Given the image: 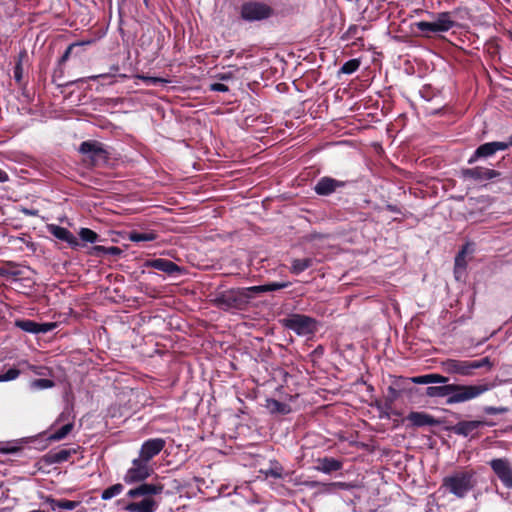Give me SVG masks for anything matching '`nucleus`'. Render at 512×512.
I'll return each mask as SVG.
<instances>
[{"instance_id": "f257e3e1", "label": "nucleus", "mask_w": 512, "mask_h": 512, "mask_svg": "<svg viewBox=\"0 0 512 512\" xmlns=\"http://www.w3.org/2000/svg\"><path fill=\"white\" fill-rule=\"evenodd\" d=\"M493 383L479 384H446L440 386H428L424 394L431 398H446L447 405L464 403L476 399L491 390Z\"/></svg>"}, {"instance_id": "f03ea898", "label": "nucleus", "mask_w": 512, "mask_h": 512, "mask_svg": "<svg viewBox=\"0 0 512 512\" xmlns=\"http://www.w3.org/2000/svg\"><path fill=\"white\" fill-rule=\"evenodd\" d=\"M164 485L160 482L141 483L131 488L126 496L133 501L124 505L126 512H155L160 501L157 497L163 493Z\"/></svg>"}, {"instance_id": "7ed1b4c3", "label": "nucleus", "mask_w": 512, "mask_h": 512, "mask_svg": "<svg viewBox=\"0 0 512 512\" xmlns=\"http://www.w3.org/2000/svg\"><path fill=\"white\" fill-rule=\"evenodd\" d=\"M477 474L473 469H461L454 471L443 478L441 488L445 492L459 498H465L477 486Z\"/></svg>"}, {"instance_id": "20e7f679", "label": "nucleus", "mask_w": 512, "mask_h": 512, "mask_svg": "<svg viewBox=\"0 0 512 512\" xmlns=\"http://www.w3.org/2000/svg\"><path fill=\"white\" fill-rule=\"evenodd\" d=\"M441 367L443 371L448 374L470 377L475 374L474 371L476 369L486 368L487 371H490L494 367V363L489 357H484L479 360H459L449 358L441 362Z\"/></svg>"}, {"instance_id": "39448f33", "label": "nucleus", "mask_w": 512, "mask_h": 512, "mask_svg": "<svg viewBox=\"0 0 512 512\" xmlns=\"http://www.w3.org/2000/svg\"><path fill=\"white\" fill-rule=\"evenodd\" d=\"M212 302L214 306L223 311H244L249 306L247 297L245 296L242 287L230 288L221 292H217Z\"/></svg>"}, {"instance_id": "423d86ee", "label": "nucleus", "mask_w": 512, "mask_h": 512, "mask_svg": "<svg viewBox=\"0 0 512 512\" xmlns=\"http://www.w3.org/2000/svg\"><path fill=\"white\" fill-rule=\"evenodd\" d=\"M78 151L84 156L83 160L89 166H101L109 160V153L103 143L96 140L83 141Z\"/></svg>"}, {"instance_id": "0eeeda50", "label": "nucleus", "mask_w": 512, "mask_h": 512, "mask_svg": "<svg viewBox=\"0 0 512 512\" xmlns=\"http://www.w3.org/2000/svg\"><path fill=\"white\" fill-rule=\"evenodd\" d=\"M275 11L273 7L261 1H246L240 7V17L246 22H258L271 18Z\"/></svg>"}, {"instance_id": "6e6552de", "label": "nucleus", "mask_w": 512, "mask_h": 512, "mask_svg": "<svg viewBox=\"0 0 512 512\" xmlns=\"http://www.w3.org/2000/svg\"><path fill=\"white\" fill-rule=\"evenodd\" d=\"M281 323L285 328L294 331L297 335L305 336L315 333L317 321L304 314H291L287 318L282 319Z\"/></svg>"}, {"instance_id": "1a4fd4ad", "label": "nucleus", "mask_w": 512, "mask_h": 512, "mask_svg": "<svg viewBox=\"0 0 512 512\" xmlns=\"http://www.w3.org/2000/svg\"><path fill=\"white\" fill-rule=\"evenodd\" d=\"M153 472L154 468L151 463L144 461L138 456L132 460L131 467L126 471L123 479L126 484H141L145 483L144 481L150 477Z\"/></svg>"}, {"instance_id": "9d476101", "label": "nucleus", "mask_w": 512, "mask_h": 512, "mask_svg": "<svg viewBox=\"0 0 512 512\" xmlns=\"http://www.w3.org/2000/svg\"><path fill=\"white\" fill-rule=\"evenodd\" d=\"M495 424V422L486 419L462 420L452 426L451 431L458 436L476 439L481 436V432L479 431L481 428L485 426L492 427Z\"/></svg>"}, {"instance_id": "9b49d317", "label": "nucleus", "mask_w": 512, "mask_h": 512, "mask_svg": "<svg viewBox=\"0 0 512 512\" xmlns=\"http://www.w3.org/2000/svg\"><path fill=\"white\" fill-rule=\"evenodd\" d=\"M494 474L508 489L512 488V464L507 458H494L488 462Z\"/></svg>"}, {"instance_id": "f8f14e48", "label": "nucleus", "mask_w": 512, "mask_h": 512, "mask_svg": "<svg viewBox=\"0 0 512 512\" xmlns=\"http://www.w3.org/2000/svg\"><path fill=\"white\" fill-rule=\"evenodd\" d=\"M348 183L349 181L338 180L331 176H323L316 182L313 190L318 196L327 197L341 191Z\"/></svg>"}, {"instance_id": "ddd939ff", "label": "nucleus", "mask_w": 512, "mask_h": 512, "mask_svg": "<svg viewBox=\"0 0 512 512\" xmlns=\"http://www.w3.org/2000/svg\"><path fill=\"white\" fill-rule=\"evenodd\" d=\"M500 172L494 169L476 166L473 168H463L461 177L465 180H472L477 183L489 181L500 176Z\"/></svg>"}, {"instance_id": "4468645a", "label": "nucleus", "mask_w": 512, "mask_h": 512, "mask_svg": "<svg viewBox=\"0 0 512 512\" xmlns=\"http://www.w3.org/2000/svg\"><path fill=\"white\" fill-rule=\"evenodd\" d=\"M166 441L163 438H150L143 442L139 451V457L148 463L164 449Z\"/></svg>"}, {"instance_id": "2eb2a0df", "label": "nucleus", "mask_w": 512, "mask_h": 512, "mask_svg": "<svg viewBox=\"0 0 512 512\" xmlns=\"http://www.w3.org/2000/svg\"><path fill=\"white\" fill-rule=\"evenodd\" d=\"M507 150V146L502 141H493L481 144L468 159V164H473L481 158H488L497 151Z\"/></svg>"}, {"instance_id": "dca6fc26", "label": "nucleus", "mask_w": 512, "mask_h": 512, "mask_svg": "<svg viewBox=\"0 0 512 512\" xmlns=\"http://www.w3.org/2000/svg\"><path fill=\"white\" fill-rule=\"evenodd\" d=\"M15 326L24 332L31 334H46L56 328V323H38L30 319H18Z\"/></svg>"}, {"instance_id": "f3484780", "label": "nucleus", "mask_w": 512, "mask_h": 512, "mask_svg": "<svg viewBox=\"0 0 512 512\" xmlns=\"http://www.w3.org/2000/svg\"><path fill=\"white\" fill-rule=\"evenodd\" d=\"M47 231L58 240L66 242L70 248L74 250H77L81 246L78 238L75 237L74 234L65 227L59 226L57 224H48Z\"/></svg>"}, {"instance_id": "a211bd4d", "label": "nucleus", "mask_w": 512, "mask_h": 512, "mask_svg": "<svg viewBox=\"0 0 512 512\" xmlns=\"http://www.w3.org/2000/svg\"><path fill=\"white\" fill-rule=\"evenodd\" d=\"M146 267L154 268L168 275H175L181 272V268L171 260L165 258H155L146 261Z\"/></svg>"}, {"instance_id": "6ab92c4d", "label": "nucleus", "mask_w": 512, "mask_h": 512, "mask_svg": "<svg viewBox=\"0 0 512 512\" xmlns=\"http://www.w3.org/2000/svg\"><path fill=\"white\" fill-rule=\"evenodd\" d=\"M407 420L416 427L437 426L440 424L438 419L425 412H410Z\"/></svg>"}, {"instance_id": "aec40b11", "label": "nucleus", "mask_w": 512, "mask_h": 512, "mask_svg": "<svg viewBox=\"0 0 512 512\" xmlns=\"http://www.w3.org/2000/svg\"><path fill=\"white\" fill-rule=\"evenodd\" d=\"M342 467L343 464L340 460H337L332 457H324L318 459V466L316 467V469L325 474H331L333 472L341 470Z\"/></svg>"}, {"instance_id": "412c9836", "label": "nucleus", "mask_w": 512, "mask_h": 512, "mask_svg": "<svg viewBox=\"0 0 512 512\" xmlns=\"http://www.w3.org/2000/svg\"><path fill=\"white\" fill-rule=\"evenodd\" d=\"M75 449H59L51 450L45 455L47 463L56 464L67 461L72 454H75Z\"/></svg>"}, {"instance_id": "4be33fe9", "label": "nucleus", "mask_w": 512, "mask_h": 512, "mask_svg": "<svg viewBox=\"0 0 512 512\" xmlns=\"http://www.w3.org/2000/svg\"><path fill=\"white\" fill-rule=\"evenodd\" d=\"M411 382L415 384H432V383H438V384H449V378L446 376H443L438 373H431V374H425L420 376H415L411 378Z\"/></svg>"}, {"instance_id": "5701e85b", "label": "nucleus", "mask_w": 512, "mask_h": 512, "mask_svg": "<svg viewBox=\"0 0 512 512\" xmlns=\"http://www.w3.org/2000/svg\"><path fill=\"white\" fill-rule=\"evenodd\" d=\"M434 22L436 25V31H438V33L447 32L456 26V22L453 20L450 12L438 13Z\"/></svg>"}, {"instance_id": "b1692460", "label": "nucleus", "mask_w": 512, "mask_h": 512, "mask_svg": "<svg viewBox=\"0 0 512 512\" xmlns=\"http://www.w3.org/2000/svg\"><path fill=\"white\" fill-rule=\"evenodd\" d=\"M45 503L49 504L50 509L53 511H55L56 509L74 510L76 507L80 505L79 501H72L68 499H55L51 496H48L46 498Z\"/></svg>"}, {"instance_id": "393cba45", "label": "nucleus", "mask_w": 512, "mask_h": 512, "mask_svg": "<svg viewBox=\"0 0 512 512\" xmlns=\"http://www.w3.org/2000/svg\"><path fill=\"white\" fill-rule=\"evenodd\" d=\"M123 253L122 249L118 246L105 247L102 245H95L89 251V254L95 257H103L105 255H111L118 257Z\"/></svg>"}, {"instance_id": "a878e982", "label": "nucleus", "mask_w": 512, "mask_h": 512, "mask_svg": "<svg viewBox=\"0 0 512 512\" xmlns=\"http://www.w3.org/2000/svg\"><path fill=\"white\" fill-rule=\"evenodd\" d=\"M314 260L312 258L293 259L290 267V272L294 275H299L306 269L312 267Z\"/></svg>"}, {"instance_id": "bb28decb", "label": "nucleus", "mask_w": 512, "mask_h": 512, "mask_svg": "<svg viewBox=\"0 0 512 512\" xmlns=\"http://www.w3.org/2000/svg\"><path fill=\"white\" fill-rule=\"evenodd\" d=\"M64 76V64H60L57 62L56 67L54 68L53 74H52V82L55 83L59 87H66L71 84H74L76 82H84V79H79L71 82H59L60 79H62Z\"/></svg>"}, {"instance_id": "cd10ccee", "label": "nucleus", "mask_w": 512, "mask_h": 512, "mask_svg": "<svg viewBox=\"0 0 512 512\" xmlns=\"http://www.w3.org/2000/svg\"><path fill=\"white\" fill-rule=\"evenodd\" d=\"M267 408L272 413H280V414H288L291 410L288 404L278 401L276 399H268L267 400Z\"/></svg>"}, {"instance_id": "c85d7f7f", "label": "nucleus", "mask_w": 512, "mask_h": 512, "mask_svg": "<svg viewBox=\"0 0 512 512\" xmlns=\"http://www.w3.org/2000/svg\"><path fill=\"white\" fill-rule=\"evenodd\" d=\"M123 490H124V486L121 483H116L102 491L101 499L102 500H110V499L120 495Z\"/></svg>"}, {"instance_id": "c756f323", "label": "nucleus", "mask_w": 512, "mask_h": 512, "mask_svg": "<svg viewBox=\"0 0 512 512\" xmlns=\"http://www.w3.org/2000/svg\"><path fill=\"white\" fill-rule=\"evenodd\" d=\"M27 57V52L26 51H22L19 53V55L17 56V60H16V63H15V66H14V70H13V73H14V79L17 83H21L22 79H23V66H22V62H23V59Z\"/></svg>"}, {"instance_id": "7c9ffc66", "label": "nucleus", "mask_w": 512, "mask_h": 512, "mask_svg": "<svg viewBox=\"0 0 512 512\" xmlns=\"http://www.w3.org/2000/svg\"><path fill=\"white\" fill-rule=\"evenodd\" d=\"M78 235L80 240H82L83 242L96 243L100 241V236L95 231L89 228H81L79 230Z\"/></svg>"}, {"instance_id": "2f4dec72", "label": "nucleus", "mask_w": 512, "mask_h": 512, "mask_svg": "<svg viewBox=\"0 0 512 512\" xmlns=\"http://www.w3.org/2000/svg\"><path fill=\"white\" fill-rule=\"evenodd\" d=\"M73 427H74L73 423H67V424L63 425L61 428H59L58 430L54 431L50 435L49 439L53 440V441L62 440L72 431Z\"/></svg>"}, {"instance_id": "473e14b6", "label": "nucleus", "mask_w": 512, "mask_h": 512, "mask_svg": "<svg viewBox=\"0 0 512 512\" xmlns=\"http://www.w3.org/2000/svg\"><path fill=\"white\" fill-rule=\"evenodd\" d=\"M245 296L247 297L248 304L251 303V300L257 297L258 295L265 293V285L251 286V287H242Z\"/></svg>"}, {"instance_id": "72a5a7b5", "label": "nucleus", "mask_w": 512, "mask_h": 512, "mask_svg": "<svg viewBox=\"0 0 512 512\" xmlns=\"http://www.w3.org/2000/svg\"><path fill=\"white\" fill-rule=\"evenodd\" d=\"M157 235L153 232H132L130 240L133 242H149L154 241Z\"/></svg>"}, {"instance_id": "f704fd0d", "label": "nucleus", "mask_w": 512, "mask_h": 512, "mask_svg": "<svg viewBox=\"0 0 512 512\" xmlns=\"http://www.w3.org/2000/svg\"><path fill=\"white\" fill-rule=\"evenodd\" d=\"M415 25L417 29L426 36H430L432 33H438V31H436V25L434 21H419Z\"/></svg>"}, {"instance_id": "c9c22d12", "label": "nucleus", "mask_w": 512, "mask_h": 512, "mask_svg": "<svg viewBox=\"0 0 512 512\" xmlns=\"http://www.w3.org/2000/svg\"><path fill=\"white\" fill-rule=\"evenodd\" d=\"M360 64L361 62L359 59H350L342 65V67L340 68V72L343 74H352L359 69Z\"/></svg>"}, {"instance_id": "e433bc0d", "label": "nucleus", "mask_w": 512, "mask_h": 512, "mask_svg": "<svg viewBox=\"0 0 512 512\" xmlns=\"http://www.w3.org/2000/svg\"><path fill=\"white\" fill-rule=\"evenodd\" d=\"M482 412L485 415H499V414H505L509 412V408L505 406H491V405H485L482 407Z\"/></svg>"}, {"instance_id": "4c0bfd02", "label": "nucleus", "mask_w": 512, "mask_h": 512, "mask_svg": "<svg viewBox=\"0 0 512 512\" xmlns=\"http://www.w3.org/2000/svg\"><path fill=\"white\" fill-rule=\"evenodd\" d=\"M54 385L55 383L53 380L44 378L35 379L30 383L31 388L38 390L52 388Z\"/></svg>"}, {"instance_id": "58836bf2", "label": "nucleus", "mask_w": 512, "mask_h": 512, "mask_svg": "<svg viewBox=\"0 0 512 512\" xmlns=\"http://www.w3.org/2000/svg\"><path fill=\"white\" fill-rule=\"evenodd\" d=\"M87 42H75V43H72L70 44L66 50L64 51V53L62 54V56L58 59L57 62H59L60 64H65L68 59L70 58L74 48L76 47H79V46H82L84 44H86Z\"/></svg>"}, {"instance_id": "ea45409f", "label": "nucleus", "mask_w": 512, "mask_h": 512, "mask_svg": "<svg viewBox=\"0 0 512 512\" xmlns=\"http://www.w3.org/2000/svg\"><path fill=\"white\" fill-rule=\"evenodd\" d=\"M20 375V370L17 368H9L4 373L0 374V382L11 381Z\"/></svg>"}, {"instance_id": "a19ab883", "label": "nucleus", "mask_w": 512, "mask_h": 512, "mask_svg": "<svg viewBox=\"0 0 512 512\" xmlns=\"http://www.w3.org/2000/svg\"><path fill=\"white\" fill-rule=\"evenodd\" d=\"M264 285L265 292H272L289 287L291 285V282H271Z\"/></svg>"}, {"instance_id": "79ce46f5", "label": "nucleus", "mask_w": 512, "mask_h": 512, "mask_svg": "<svg viewBox=\"0 0 512 512\" xmlns=\"http://www.w3.org/2000/svg\"><path fill=\"white\" fill-rule=\"evenodd\" d=\"M282 472L283 468L280 464L276 463L272 467H270L268 470L265 471L266 476L273 477L275 479L282 478Z\"/></svg>"}, {"instance_id": "37998d69", "label": "nucleus", "mask_w": 512, "mask_h": 512, "mask_svg": "<svg viewBox=\"0 0 512 512\" xmlns=\"http://www.w3.org/2000/svg\"><path fill=\"white\" fill-rule=\"evenodd\" d=\"M141 79L145 82V83H148V84H151V85H158V84H167L169 83V80L167 79H164V78H161V77H147V76H142Z\"/></svg>"}, {"instance_id": "c03bdc74", "label": "nucleus", "mask_w": 512, "mask_h": 512, "mask_svg": "<svg viewBox=\"0 0 512 512\" xmlns=\"http://www.w3.org/2000/svg\"><path fill=\"white\" fill-rule=\"evenodd\" d=\"M464 253H465V251L462 250L461 252L458 253V255L455 258V272H457L458 268H460V267L464 268L466 265L465 260H464Z\"/></svg>"}, {"instance_id": "a18cd8bd", "label": "nucleus", "mask_w": 512, "mask_h": 512, "mask_svg": "<svg viewBox=\"0 0 512 512\" xmlns=\"http://www.w3.org/2000/svg\"><path fill=\"white\" fill-rule=\"evenodd\" d=\"M210 90L215 92H227L229 88L223 83H213L210 85Z\"/></svg>"}, {"instance_id": "49530a36", "label": "nucleus", "mask_w": 512, "mask_h": 512, "mask_svg": "<svg viewBox=\"0 0 512 512\" xmlns=\"http://www.w3.org/2000/svg\"><path fill=\"white\" fill-rule=\"evenodd\" d=\"M19 450V447L10 444H7L6 446L0 448V452L3 454H14Z\"/></svg>"}, {"instance_id": "de8ad7c7", "label": "nucleus", "mask_w": 512, "mask_h": 512, "mask_svg": "<svg viewBox=\"0 0 512 512\" xmlns=\"http://www.w3.org/2000/svg\"><path fill=\"white\" fill-rule=\"evenodd\" d=\"M388 394L386 400L389 401L390 404L399 397V392L392 386L388 387Z\"/></svg>"}, {"instance_id": "09e8293b", "label": "nucleus", "mask_w": 512, "mask_h": 512, "mask_svg": "<svg viewBox=\"0 0 512 512\" xmlns=\"http://www.w3.org/2000/svg\"><path fill=\"white\" fill-rule=\"evenodd\" d=\"M111 77H114V75H112L110 73H103V74H99V75L89 76L87 79H89V80H97L99 78L108 79V78H111Z\"/></svg>"}, {"instance_id": "8fccbe9b", "label": "nucleus", "mask_w": 512, "mask_h": 512, "mask_svg": "<svg viewBox=\"0 0 512 512\" xmlns=\"http://www.w3.org/2000/svg\"><path fill=\"white\" fill-rule=\"evenodd\" d=\"M386 209L392 213H397V214L401 213V209L398 206L393 205V204H387Z\"/></svg>"}, {"instance_id": "3c124183", "label": "nucleus", "mask_w": 512, "mask_h": 512, "mask_svg": "<svg viewBox=\"0 0 512 512\" xmlns=\"http://www.w3.org/2000/svg\"><path fill=\"white\" fill-rule=\"evenodd\" d=\"M22 212H23L26 216H37V214H38V210H36V209L23 208V209H22Z\"/></svg>"}, {"instance_id": "603ef678", "label": "nucleus", "mask_w": 512, "mask_h": 512, "mask_svg": "<svg viewBox=\"0 0 512 512\" xmlns=\"http://www.w3.org/2000/svg\"><path fill=\"white\" fill-rule=\"evenodd\" d=\"M8 179V174L4 170L0 169V183L6 182Z\"/></svg>"}, {"instance_id": "864d4df0", "label": "nucleus", "mask_w": 512, "mask_h": 512, "mask_svg": "<svg viewBox=\"0 0 512 512\" xmlns=\"http://www.w3.org/2000/svg\"><path fill=\"white\" fill-rule=\"evenodd\" d=\"M306 485L310 488H316L320 485V482L318 481H311V482H307Z\"/></svg>"}, {"instance_id": "5fc2aeb1", "label": "nucleus", "mask_w": 512, "mask_h": 512, "mask_svg": "<svg viewBox=\"0 0 512 512\" xmlns=\"http://www.w3.org/2000/svg\"><path fill=\"white\" fill-rule=\"evenodd\" d=\"M503 142L507 146V149H509L512 146V134L508 137L507 141H503Z\"/></svg>"}, {"instance_id": "6e6d98bb", "label": "nucleus", "mask_w": 512, "mask_h": 512, "mask_svg": "<svg viewBox=\"0 0 512 512\" xmlns=\"http://www.w3.org/2000/svg\"><path fill=\"white\" fill-rule=\"evenodd\" d=\"M230 77H231V76H230L229 74H222V75L220 76V79H221V80H228V79H230Z\"/></svg>"}, {"instance_id": "4d7b16f0", "label": "nucleus", "mask_w": 512, "mask_h": 512, "mask_svg": "<svg viewBox=\"0 0 512 512\" xmlns=\"http://www.w3.org/2000/svg\"><path fill=\"white\" fill-rule=\"evenodd\" d=\"M111 69L114 71H118V66H113Z\"/></svg>"}, {"instance_id": "13d9d810", "label": "nucleus", "mask_w": 512, "mask_h": 512, "mask_svg": "<svg viewBox=\"0 0 512 512\" xmlns=\"http://www.w3.org/2000/svg\"><path fill=\"white\" fill-rule=\"evenodd\" d=\"M126 2V0H119V4L122 5Z\"/></svg>"}, {"instance_id": "bf43d9fd", "label": "nucleus", "mask_w": 512, "mask_h": 512, "mask_svg": "<svg viewBox=\"0 0 512 512\" xmlns=\"http://www.w3.org/2000/svg\"><path fill=\"white\" fill-rule=\"evenodd\" d=\"M144 4L148 7L149 0H143Z\"/></svg>"}, {"instance_id": "052dcab7", "label": "nucleus", "mask_w": 512, "mask_h": 512, "mask_svg": "<svg viewBox=\"0 0 512 512\" xmlns=\"http://www.w3.org/2000/svg\"><path fill=\"white\" fill-rule=\"evenodd\" d=\"M505 431H512V425L510 427L506 428Z\"/></svg>"}]
</instances>
